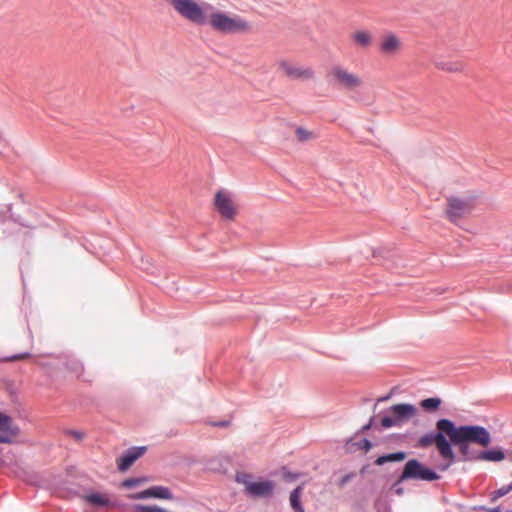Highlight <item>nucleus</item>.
<instances>
[{
	"instance_id": "obj_1",
	"label": "nucleus",
	"mask_w": 512,
	"mask_h": 512,
	"mask_svg": "<svg viewBox=\"0 0 512 512\" xmlns=\"http://www.w3.org/2000/svg\"><path fill=\"white\" fill-rule=\"evenodd\" d=\"M435 428V431H430L419 437L416 447L427 449L435 444L440 457L448 460L446 465L440 467L441 470H446L457 461L453 446H456L460 453L458 461L477 462L479 450L470 445L477 444L487 447L491 443L490 432L480 425L457 426L448 418H440L436 421Z\"/></svg>"
},
{
	"instance_id": "obj_2",
	"label": "nucleus",
	"mask_w": 512,
	"mask_h": 512,
	"mask_svg": "<svg viewBox=\"0 0 512 512\" xmlns=\"http://www.w3.org/2000/svg\"><path fill=\"white\" fill-rule=\"evenodd\" d=\"M389 414L380 417L379 425L381 428L387 429L391 427H401L406 421L414 417L417 408L410 403H400L389 407Z\"/></svg>"
},
{
	"instance_id": "obj_3",
	"label": "nucleus",
	"mask_w": 512,
	"mask_h": 512,
	"mask_svg": "<svg viewBox=\"0 0 512 512\" xmlns=\"http://www.w3.org/2000/svg\"><path fill=\"white\" fill-rule=\"evenodd\" d=\"M440 478L441 476L435 470L415 458L405 463L401 473V480L432 482Z\"/></svg>"
},
{
	"instance_id": "obj_4",
	"label": "nucleus",
	"mask_w": 512,
	"mask_h": 512,
	"mask_svg": "<svg viewBox=\"0 0 512 512\" xmlns=\"http://www.w3.org/2000/svg\"><path fill=\"white\" fill-rule=\"evenodd\" d=\"M209 23L215 30L226 34L238 33L248 28V23L242 18H232L223 12L212 13Z\"/></svg>"
},
{
	"instance_id": "obj_5",
	"label": "nucleus",
	"mask_w": 512,
	"mask_h": 512,
	"mask_svg": "<svg viewBox=\"0 0 512 512\" xmlns=\"http://www.w3.org/2000/svg\"><path fill=\"white\" fill-rule=\"evenodd\" d=\"M473 209V197L460 198L456 196H451L447 198V207L445 213L449 221H451L454 224H458V222L463 217L470 214Z\"/></svg>"
},
{
	"instance_id": "obj_6",
	"label": "nucleus",
	"mask_w": 512,
	"mask_h": 512,
	"mask_svg": "<svg viewBox=\"0 0 512 512\" xmlns=\"http://www.w3.org/2000/svg\"><path fill=\"white\" fill-rule=\"evenodd\" d=\"M173 8L187 20L197 24L205 25L208 22L206 14L201 6L193 0H170Z\"/></svg>"
},
{
	"instance_id": "obj_7",
	"label": "nucleus",
	"mask_w": 512,
	"mask_h": 512,
	"mask_svg": "<svg viewBox=\"0 0 512 512\" xmlns=\"http://www.w3.org/2000/svg\"><path fill=\"white\" fill-rule=\"evenodd\" d=\"M250 475L246 473H242L237 475V482L244 484L246 488V492L253 497H270L274 491V483L270 480L249 481Z\"/></svg>"
},
{
	"instance_id": "obj_8",
	"label": "nucleus",
	"mask_w": 512,
	"mask_h": 512,
	"mask_svg": "<svg viewBox=\"0 0 512 512\" xmlns=\"http://www.w3.org/2000/svg\"><path fill=\"white\" fill-rule=\"evenodd\" d=\"M20 434V428L14 424L13 418L0 411V443L12 444L13 439Z\"/></svg>"
},
{
	"instance_id": "obj_9",
	"label": "nucleus",
	"mask_w": 512,
	"mask_h": 512,
	"mask_svg": "<svg viewBox=\"0 0 512 512\" xmlns=\"http://www.w3.org/2000/svg\"><path fill=\"white\" fill-rule=\"evenodd\" d=\"M330 73L339 85L345 89H354L362 84L361 79L357 75L348 72L340 66H334Z\"/></svg>"
},
{
	"instance_id": "obj_10",
	"label": "nucleus",
	"mask_w": 512,
	"mask_h": 512,
	"mask_svg": "<svg viewBox=\"0 0 512 512\" xmlns=\"http://www.w3.org/2000/svg\"><path fill=\"white\" fill-rule=\"evenodd\" d=\"M147 450L146 446H133L128 448L117 458V467L120 471H127L134 462L139 459Z\"/></svg>"
},
{
	"instance_id": "obj_11",
	"label": "nucleus",
	"mask_w": 512,
	"mask_h": 512,
	"mask_svg": "<svg viewBox=\"0 0 512 512\" xmlns=\"http://www.w3.org/2000/svg\"><path fill=\"white\" fill-rule=\"evenodd\" d=\"M280 68L293 80H309L314 77V71L309 67H297L287 61L280 62Z\"/></svg>"
},
{
	"instance_id": "obj_12",
	"label": "nucleus",
	"mask_w": 512,
	"mask_h": 512,
	"mask_svg": "<svg viewBox=\"0 0 512 512\" xmlns=\"http://www.w3.org/2000/svg\"><path fill=\"white\" fill-rule=\"evenodd\" d=\"M215 206L217 211L225 219L231 220L236 214V210L233 206L230 197L222 191H219L215 195Z\"/></svg>"
},
{
	"instance_id": "obj_13",
	"label": "nucleus",
	"mask_w": 512,
	"mask_h": 512,
	"mask_svg": "<svg viewBox=\"0 0 512 512\" xmlns=\"http://www.w3.org/2000/svg\"><path fill=\"white\" fill-rule=\"evenodd\" d=\"M506 458V454L501 448L490 450H479L477 461L501 462Z\"/></svg>"
},
{
	"instance_id": "obj_14",
	"label": "nucleus",
	"mask_w": 512,
	"mask_h": 512,
	"mask_svg": "<svg viewBox=\"0 0 512 512\" xmlns=\"http://www.w3.org/2000/svg\"><path fill=\"white\" fill-rule=\"evenodd\" d=\"M400 47L398 37L392 33L383 37L380 43V50L384 54H394Z\"/></svg>"
},
{
	"instance_id": "obj_15",
	"label": "nucleus",
	"mask_w": 512,
	"mask_h": 512,
	"mask_svg": "<svg viewBox=\"0 0 512 512\" xmlns=\"http://www.w3.org/2000/svg\"><path fill=\"white\" fill-rule=\"evenodd\" d=\"M372 443L369 439L363 438L359 441H354L353 438H350L345 443V448L348 452L354 453L357 450H363L365 452H368L372 448Z\"/></svg>"
},
{
	"instance_id": "obj_16",
	"label": "nucleus",
	"mask_w": 512,
	"mask_h": 512,
	"mask_svg": "<svg viewBox=\"0 0 512 512\" xmlns=\"http://www.w3.org/2000/svg\"><path fill=\"white\" fill-rule=\"evenodd\" d=\"M407 454L404 451H397L393 453L383 454L378 456L374 463L377 466H382L388 462H401L406 458Z\"/></svg>"
},
{
	"instance_id": "obj_17",
	"label": "nucleus",
	"mask_w": 512,
	"mask_h": 512,
	"mask_svg": "<svg viewBox=\"0 0 512 512\" xmlns=\"http://www.w3.org/2000/svg\"><path fill=\"white\" fill-rule=\"evenodd\" d=\"M434 64L438 69L447 72H459L463 69V64L460 61L435 60Z\"/></svg>"
},
{
	"instance_id": "obj_18",
	"label": "nucleus",
	"mask_w": 512,
	"mask_h": 512,
	"mask_svg": "<svg viewBox=\"0 0 512 512\" xmlns=\"http://www.w3.org/2000/svg\"><path fill=\"white\" fill-rule=\"evenodd\" d=\"M85 500L96 507H107L110 505V500L99 492L87 494Z\"/></svg>"
},
{
	"instance_id": "obj_19",
	"label": "nucleus",
	"mask_w": 512,
	"mask_h": 512,
	"mask_svg": "<svg viewBox=\"0 0 512 512\" xmlns=\"http://www.w3.org/2000/svg\"><path fill=\"white\" fill-rule=\"evenodd\" d=\"M442 400L439 397L425 398L420 401L419 405L423 411L432 413L436 412L441 406Z\"/></svg>"
},
{
	"instance_id": "obj_20",
	"label": "nucleus",
	"mask_w": 512,
	"mask_h": 512,
	"mask_svg": "<svg viewBox=\"0 0 512 512\" xmlns=\"http://www.w3.org/2000/svg\"><path fill=\"white\" fill-rule=\"evenodd\" d=\"M301 494V486L296 487L290 494V505L295 512H305L300 501Z\"/></svg>"
},
{
	"instance_id": "obj_21",
	"label": "nucleus",
	"mask_w": 512,
	"mask_h": 512,
	"mask_svg": "<svg viewBox=\"0 0 512 512\" xmlns=\"http://www.w3.org/2000/svg\"><path fill=\"white\" fill-rule=\"evenodd\" d=\"M152 497L155 499L172 500L173 494L168 487L151 486Z\"/></svg>"
},
{
	"instance_id": "obj_22",
	"label": "nucleus",
	"mask_w": 512,
	"mask_h": 512,
	"mask_svg": "<svg viewBox=\"0 0 512 512\" xmlns=\"http://www.w3.org/2000/svg\"><path fill=\"white\" fill-rule=\"evenodd\" d=\"M354 40L357 44L367 47L371 43V36L364 31H359L354 34Z\"/></svg>"
},
{
	"instance_id": "obj_23",
	"label": "nucleus",
	"mask_w": 512,
	"mask_h": 512,
	"mask_svg": "<svg viewBox=\"0 0 512 512\" xmlns=\"http://www.w3.org/2000/svg\"><path fill=\"white\" fill-rule=\"evenodd\" d=\"M381 417V414L379 415H373L370 417L369 421L363 425L357 432L356 435H359L361 433H365L366 431L370 430L371 428L379 429L377 418Z\"/></svg>"
},
{
	"instance_id": "obj_24",
	"label": "nucleus",
	"mask_w": 512,
	"mask_h": 512,
	"mask_svg": "<svg viewBox=\"0 0 512 512\" xmlns=\"http://www.w3.org/2000/svg\"><path fill=\"white\" fill-rule=\"evenodd\" d=\"M511 491H512V486L510 485V483H509V484H507V485H504V486H502L501 488H499V489H497V490H495V491H493V492L491 493V495H490L491 501H492V502H495V501H497L499 498H501V497H503V496L507 495V494H508L509 492H511Z\"/></svg>"
},
{
	"instance_id": "obj_25",
	"label": "nucleus",
	"mask_w": 512,
	"mask_h": 512,
	"mask_svg": "<svg viewBox=\"0 0 512 512\" xmlns=\"http://www.w3.org/2000/svg\"><path fill=\"white\" fill-rule=\"evenodd\" d=\"M146 480V477L127 478L122 482V486L125 488H133L145 482Z\"/></svg>"
},
{
	"instance_id": "obj_26",
	"label": "nucleus",
	"mask_w": 512,
	"mask_h": 512,
	"mask_svg": "<svg viewBox=\"0 0 512 512\" xmlns=\"http://www.w3.org/2000/svg\"><path fill=\"white\" fill-rule=\"evenodd\" d=\"M131 499H134V500H142V499H149V498H153L152 497V490H151V487H149L148 489H145L143 491H140V492H136V493H133L129 496Z\"/></svg>"
},
{
	"instance_id": "obj_27",
	"label": "nucleus",
	"mask_w": 512,
	"mask_h": 512,
	"mask_svg": "<svg viewBox=\"0 0 512 512\" xmlns=\"http://www.w3.org/2000/svg\"><path fill=\"white\" fill-rule=\"evenodd\" d=\"M66 366L67 368L72 371L73 373L75 374H79L82 372L83 370V366L82 364L76 360V359H71L69 360L67 363H66Z\"/></svg>"
},
{
	"instance_id": "obj_28",
	"label": "nucleus",
	"mask_w": 512,
	"mask_h": 512,
	"mask_svg": "<svg viewBox=\"0 0 512 512\" xmlns=\"http://www.w3.org/2000/svg\"><path fill=\"white\" fill-rule=\"evenodd\" d=\"M295 133L299 141H306L312 136V133L303 127H298Z\"/></svg>"
},
{
	"instance_id": "obj_29",
	"label": "nucleus",
	"mask_w": 512,
	"mask_h": 512,
	"mask_svg": "<svg viewBox=\"0 0 512 512\" xmlns=\"http://www.w3.org/2000/svg\"><path fill=\"white\" fill-rule=\"evenodd\" d=\"M405 480H401V475L398 477V479L392 484L391 489L394 491V493L398 496H402L404 494V488L401 486V483Z\"/></svg>"
},
{
	"instance_id": "obj_30",
	"label": "nucleus",
	"mask_w": 512,
	"mask_h": 512,
	"mask_svg": "<svg viewBox=\"0 0 512 512\" xmlns=\"http://www.w3.org/2000/svg\"><path fill=\"white\" fill-rule=\"evenodd\" d=\"M356 476V474L354 472H350L346 475H344L342 478L339 479V481L337 482V485L339 488H343L349 481H351L354 477Z\"/></svg>"
},
{
	"instance_id": "obj_31",
	"label": "nucleus",
	"mask_w": 512,
	"mask_h": 512,
	"mask_svg": "<svg viewBox=\"0 0 512 512\" xmlns=\"http://www.w3.org/2000/svg\"><path fill=\"white\" fill-rule=\"evenodd\" d=\"M473 510H475V511H482V512H500L501 511V507L500 506L487 507V506H484V505H478V506H474Z\"/></svg>"
},
{
	"instance_id": "obj_32",
	"label": "nucleus",
	"mask_w": 512,
	"mask_h": 512,
	"mask_svg": "<svg viewBox=\"0 0 512 512\" xmlns=\"http://www.w3.org/2000/svg\"><path fill=\"white\" fill-rule=\"evenodd\" d=\"M28 357H30V353L29 352H24V353L15 354V355H12L10 357H7V358H5V361L13 362V361L25 359V358H28Z\"/></svg>"
},
{
	"instance_id": "obj_33",
	"label": "nucleus",
	"mask_w": 512,
	"mask_h": 512,
	"mask_svg": "<svg viewBox=\"0 0 512 512\" xmlns=\"http://www.w3.org/2000/svg\"><path fill=\"white\" fill-rule=\"evenodd\" d=\"M65 433L69 436H72L77 441H81L84 438V433L77 430L68 429L65 431Z\"/></svg>"
},
{
	"instance_id": "obj_34",
	"label": "nucleus",
	"mask_w": 512,
	"mask_h": 512,
	"mask_svg": "<svg viewBox=\"0 0 512 512\" xmlns=\"http://www.w3.org/2000/svg\"><path fill=\"white\" fill-rule=\"evenodd\" d=\"M210 424L212 426H214V427L224 428V427H227L230 424V421L229 420L212 421V422H210Z\"/></svg>"
},
{
	"instance_id": "obj_35",
	"label": "nucleus",
	"mask_w": 512,
	"mask_h": 512,
	"mask_svg": "<svg viewBox=\"0 0 512 512\" xmlns=\"http://www.w3.org/2000/svg\"><path fill=\"white\" fill-rule=\"evenodd\" d=\"M390 398V394L383 396L377 400V402L387 401Z\"/></svg>"
},
{
	"instance_id": "obj_36",
	"label": "nucleus",
	"mask_w": 512,
	"mask_h": 512,
	"mask_svg": "<svg viewBox=\"0 0 512 512\" xmlns=\"http://www.w3.org/2000/svg\"><path fill=\"white\" fill-rule=\"evenodd\" d=\"M286 479H293L294 477L290 473L285 474Z\"/></svg>"
},
{
	"instance_id": "obj_37",
	"label": "nucleus",
	"mask_w": 512,
	"mask_h": 512,
	"mask_svg": "<svg viewBox=\"0 0 512 512\" xmlns=\"http://www.w3.org/2000/svg\"><path fill=\"white\" fill-rule=\"evenodd\" d=\"M360 473H361V474L366 473V467H365V466H364V467H362V469L360 470Z\"/></svg>"
},
{
	"instance_id": "obj_38",
	"label": "nucleus",
	"mask_w": 512,
	"mask_h": 512,
	"mask_svg": "<svg viewBox=\"0 0 512 512\" xmlns=\"http://www.w3.org/2000/svg\"><path fill=\"white\" fill-rule=\"evenodd\" d=\"M507 512H512V510H509V511H507Z\"/></svg>"
}]
</instances>
